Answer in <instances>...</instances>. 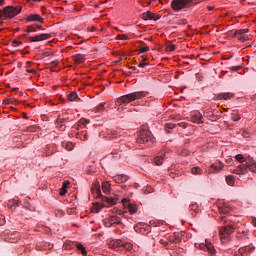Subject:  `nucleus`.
I'll return each instance as SVG.
<instances>
[{
    "label": "nucleus",
    "instance_id": "1",
    "mask_svg": "<svg viewBox=\"0 0 256 256\" xmlns=\"http://www.w3.org/2000/svg\"><path fill=\"white\" fill-rule=\"evenodd\" d=\"M149 92L140 91V92H133L130 94L123 95L117 99L118 105H123V103H133V101H137V99H143L147 97Z\"/></svg>",
    "mask_w": 256,
    "mask_h": 256
},
{
    "label": "nucleus",
    "instance_id": "2",
    "mask_svg": "<svg viewBox=\"0 0 256 256\" xmlns=\"http://www.w3.org/2000/svg\"><path fill=\"white\" fill-rule=\"evenodd\" d=\"M91 191L92 193L96 194V197H99L100 199H102L103 203H108V205H117L116 198H109L101 195V186L99 185V182H95L93 184Z\"/></svg>",
    "mask_w": 256,
    "mask_h": 256
},
{
    "label": "nucleus",
    "instance_id": "3",
    "mask_svg": "<svg viewBox=\"0 0 256 256\" xmlns=\"http://www.w3.org/2000/svg\"><path fill=\"white\" fill-rule=\"evenodd\" d=\"M192 4L193 0H172L171 8L175 13H179V11H183V9H189Z\"/></svg>",
    "mask_w": 256,
    "mask_h": 256
},
{
    "label": "nucleus",
    "instance_id": "4",
    "mask_svg": "<svg viewBox=\"0 0 256 256\" xmlns=\"http://www.w3.org/2000/svg\"><path fill=\"white\" fill-rule=\"evenodd\" d=\"M21 6H6L4 7V19H13L21 13Z\"/></svg>",
    "mask_w": 256,
    "mask_h": 256
},
{
    "label": "nucleus",
    "instance_id": "5",
    "mask_svg": "<svg viewBox=\"0 0 256 256\" xmlns=\"http://www.w3.org/2000/svg\"><path fill=\"white\" fill-rule=\"evenodd\" d=\"M137 143H153V134H151V131L141 129L138 135Z\"/></svg>",
    "mask_w": 256,
    "mask_h": 256
},
{
    "label": "nucleus",
    "instance_id": "6",
    "mask_svg": "<svg viewBox=\"0 0 256 256\" xmlns=\"http://www.w3.org/2000/svg\"><path fill=\"white\" fill-rule=\"evenodd\" d=\"M234 231L235 228H233V226L231 225L220 228L221 239H229V235H231V233H233Z\"/></svg>",
    "mask_w": 256,
    "mask_h": 256
},
{
    "label": "nucleus",
    "instance_id": "7",
    "mask_svg": "<svg viewBox=\"0 0 256 256\" xmlns=\"http://www.w3.org/2000/svg\"><path fill=\"white\" fill-rule=\"evenodd\" d=\"M47 39H51V34H40V35L28 37V40L31 43H39V41H47Z\"/></svg>",
    "mask_w": 256,
    "mask_h": 256
},
{
    "label": "nucleus",
    "instance_id": "8",
    "mask_svg": "<svg viewBox=\"0 0 256 256\" xmlns=\"http://www.w3.org/2000/svg\"><path fill=\"white\" fill-rule=\"evenodd\" d=\"M142 19L144 21H159V19H161V16L147 11L142 14Z\"/></svg>",
    "mask_w": 256,
    "mask_h": 256
},
{
    "label": "nucleus",
    "instance_id": "9",
    "mask_svg": "<svg viewBox=\"0 0 256 256\" xmlns=\"http://www.w3.org/2000/svg\"><path fill=\"white\" fill-rule=\"evenodd\" d=\"M245 33H249V29L236 30L234 32V37H236V39H239L241 43H245V41H247V36H245Z\"/></svg>",
    "mask_w": 256,
    "mask_h": 256
},
{
    "label": "nucleus",
    "instance_id": "10",
    "mask_svg": "<svg viewBox=\"0 0 256 256\" xmlns=\"http://www.w3.org/2000/svg\"><path fill=\"white\" fill-rule=\"evenodd\" d=\"M122 203H123L124 207L128 208L130 215H135V213H137V206L135 204L129 203L128 199H123Z\"/></svg>",
    "mask_w": 256,
    "mask_h": 256
},
{
    "label": "nucleus",
    "instance_id": "11",
    "mask_svg": "<svg viewBox=\"0 0 256 256\" xmlns=\"http://www.w3.org/2000/svg\"><path fill=\"white\" fill-rule=\"evenodd\" d=\"M223 170V163L219 162L218 164H212L208 170V173H220Z\"/></svg>",
    "mask_w": 256,
    "mask_h": 256
},
{
    "label": "nucleus",
    "instance_id": "12",
    "mask_svg": "<svg viewBox=\"0 0 256 256\" xmlns=\"http://www.w3.org/2000/svg\"><path fill=\"white\" fill-rule=\"evenodd\" d=\"M191 121L193 123H203V115L200 112H193L191 114Z\"/></svg>",
    "mask_w": 256,
    "mask_h": 256
},
{
    "label": "nucleus",
    "instance_id": "13",
    "mask_svg": "<svg viewBox=\"0 0 256 256\" xmlns=\"http://www.w3.org/2000/svg\"><path fill=\"white\" fill-rule=\"evenodd\" d=\"M234 97V94L231 92H222L217 94V99L218 100H224V101H229V99H232Z\"/></svg>",
    "mask_w": 256,
    "mask_h": 256
},
{
    "label": "nucleus",
    "instance_id": "14",
    "mask_svg": "<svg viewBox=\"0 0 256 256\" xmlns=\"http://www.w3.org/2000/svg\"><path fill=\"white\" fill-rule=\"evenodd\" d=\"M233 173H235V175H246L247 167L245 166V164H242L238 166L236 169H234Z\"/></svg>",
    "mask_w": 256,
    "mask_h": 256
},
{
    "label": "nucleus",
    "instance_id": "15",
    "mask_svg": "<svg viewBox=\"0 0 256 256\" xmlns=\"http://www.w3.org/2000/svg\"><path fill=\"white\" fill-rule=\"evenodd\" d=\"M26 21L31 22V21H39V23H43V18L39 14H30L27 18Z\"/></svg>",
    "mask_w": 256,
    "mask_h": 256
},
{
    "label": "nucleus",
    "instance_id": "16",
    "mask_svg": "<svg viewBox=\"0 0 256 256\" xmlns=\"http://www.w3.org/2000/svg\"><path fill=\"white\" fill-rule=\"evenodd\" d=\"M245 167H247V172L251 171L252 173H256L255 160L251 159L248 163L245 164Z\"/></svg>",
    "mask_w": 256,
    "mask_h": 256
},
{
    "label": "nucleus",
    "instance_id": "17",
    "mask_svg": "<svg viewBox=\"0 0 256 256\" xmlns=\"http://www.w3.org/2000/svg\"><path fill=\"white\" fill-rule=\"evenodd\" d=\"M201 249H203L204 251H208V253L210 255H215V248H213L211 246V244L205 245V244H201Z\"/></svg>",
    "mask_w": 256,
    "mask_h": 256
},
{
    "label": "nucleus",
    "instance_id": "18",
    "mask_svg": "<svg viewBox=\"0 0 256 256\" xmlns=\"http://www.w3.org/2000/svg\"><path fill=\"white\" fill-rule=\"evenodd\" d=\"M88 123H89V120L85 118L80 119L77 122V129L80 130V129H83V127H87Z\"/></svg>",
    "mask_w": 256,
    "mask_h": 256
},
{
    "label": "nucleus",
    "instance_id": "19",
    "mask_svg": "<svg viewBox=\"0 0 256 256\" xmlns=\"http://www.w3.org/2000/svg\"><path fill=\"white\" fill-rule=\"evenodd\" d=\"M73 58L77 65L85 62V56H83L82 54H76L73 56Z\"/></svg>",
    "mask_w": 256,
    "mask_h": 256
},
{
    "label": "nucleus",
    "instance_id": "20",
    "mask_svg": "<svg viewBox=\"0 0 256 256\" xmlns=\"http://www.w3.org/2000/svg\"><path fill=\"white\" fill-rule=\"evenodd\" d=\"M69 185H70L69 182H67V181H64V182H63V186H62V188L60 189V195H61V197H63L64 195L67 194V189H69Z\"/></svg>",
    "mask_w": 256,
    "mask_h": 256
},
{
    "label": "nucleus",
    "instance_id": "21",
    "mask_svg": "<svg viewBox=\"0 0 256 256\" xmlns=\"http://www.w3.org/2000/svg\"><path fill=\"white\" fill-rule=\"evenodd\" d=\"M163 161H165V155L160 154L154 158L155 165H163Z\"/></svg>",
    "mask_w": 256,
    "mask_h": 256
},
{
    "label": "nucleus",
    "instance_id": "22",
    "mask_svg": "<svg viewBox=\"0 0 256 256\" xmlns=\"http://www.w3.org/2000/svg\"><path fill=\"white\" fill-rule=\"evenodd\" d=\"M102 191L107 195L111 191V184L109 182H103Z\"/></svg>",
    "mask_w": 256,
    "mask_h": 256
},
{
    "label": "nucleus",
    "instance_id": "23",
    "mask_svg": "<svg viewBox=\"0 0 256 256\" xmlns=\"http://www.w3.org/2000/svg\"><path fill=\"white\" fill-rule=\"evenodd\" d=\"M124 243L121 240H116L110 244L112 249H119V247H123Z\"/></svg>",
    "mask_w": 256,
    "mask_h": 256
},
{
    "label": "nucleus",
    "instance_id": "24",
    "mask_svg": "<svg viewBox=\"0 0 256 256\" xmlns=\"http://www.w3.org/2000/svg\"><path fill=\"white\" fill-rule=\"evenodd\" d=\"M15 103H19L15 98H8L2 102L3 105H15Z\"/></svg>",
    "mask_w": 256,
    "mask_h": 256
},
{
    "label": "nucleus",
    "instance_id": "25",
    "mask_svg": "<svg viewBox=\"0 0 256 256\" xmlns=\"http://www.w3.org/2000/svg\"><path fill=\"white\" fill-rule=\"evenodd\" d=\"M226 183L230 187H233V185H235V176H231V175L226 176Z\"/></svg>",
    "mask_w": 256,
    "mask_h": 256
},
{
    "label": "nucleus",
    "instance_id": "26",
    "mask_svg": "<svg viewBox=\"0 0 256 256\" xmlns=\"http://www.w3.org/2000/svg\"><path fill=\"white\" fill-rule=\"evenodd\" d=\"M78 139H81L82 141H87L89 139V136L87 135V132L82 131L81 133H77Z\"/></svg>",
    "mask_w": 256,
    "mask_h": 256
},
{
    "label": "nucleus",
    "instance_id": "27",
    "mask_svg": "<svg viewBox=\"0 0 256 256\" xmlns=\"http://www.w3.org/2000/svg\"><path fill=\"white\" fill-rule=\"evenodd\" d=\"M175 127H177V124H174V123H171V122L166 123L165 124V131L167 133H169V131H171V129H175Z\"/></svg>",
    "mask_w": 256,
    "mask_h": 256
},
{
    "label": "nucleus",
    "instance_id": "28",
    "mask_svg": "<svg viewBox=\"0 0 256 256\" xmlns=\"http://www.w3.org/2000/svg\"><path fill=\"white\" fill-rule=\"evenodd\" d=\"M95 113H101L102 111H105V104L101 103L96 108H94Z\"/></svg>",
    "mask_w": 256,
    "mask_h": 256
},
{
    "label": "nucleus",
    "instance_id": "29",
    "mask_svg": "<svg viewBox=\"0 0 256 256\" xmlns=\"http://www.w3.org/2000/svg\"><path fill=\"white\" fill-rule=\"evenodd\" d=\"M111 225L116 224V225H121V218L114 216L111 218Z\"/></svg>",
    "mask_w": 256,
    "mask_h": 256
},
{
    "label": "nucleus",
    "instance_id": "30",
    "mask_svg": "<svg viewBox=\"0 0 256 256\" xmlns=\"http://www.w3.org/2000/svg\"><path fill=\"white\" fill-rule=\"evenodd\" d=\"M76 249H78V251H81L82 255H87V250L82 244H77Z\"/></svg>",
    "mask_w": 256,
    "mask_h": 256
},
{
    "label": "nucleus",
    "instance_id": "31",
    "mask_svg": "<svg viewBox=\"0 0 256 256\" xmlns=\"http://www.w3.org/2000/svg\"><path fill=\"white\" fill-rule=\"evenodd\" d=\"M77 97H79L77 95V92H72L68 95V101H75V99H77Z\"/></svg>",
    "mask_w": 256,
    "mask_h": 256
},
{
    "label": "nucleus",
    "instance_id": "32",
    "mask_svg": "<svg viewBox=\"0 0 256 256\" xmlns=\"http://www.w3.org/2000/svg\"><path fill=\"white\" fill-rule=\"evenodd\" d=\"M117 39H119L120 41H129V36L126 34H120L117 36Z\"/></svg>",
    "mask_w": 256,
    "mask_h": 256
},
{
    "label": "nucleus",
    "instance_id": "33",
    "mask_svg": "<svg viewBox=\"0 0 256 256\" xmlns=\"http://www.w3.org/2000/svg\"><path fill=\"white\" fill-rule=\"evenodd\" d=\"M235 159L238 160L239 163H245V156H243V154L236 155Z\"/></svg>",
    "mask_w": 256,
    "mask_h": 256
},
{
    "label": "nucleus",
    "instance_id": "34",
    "mask_svg": "<svg viewBox=\"0 0 256 256\" xmlns=\"http://www.w3.org/2000/svg\"><path fill=\"white\" fill-rule=\"evenodd\" d=\"M201 168L200 167H193L192 168V173L193 175H201Z\"/></svg>",
    "mask_w": 256,
    "mask_h": 256
},
{
    "label": "nucleus",
    "instance_id": "35",
    "mask_svg": "<svg viewBox=\"0 0 256 256\" xmlns=\"http://www.w3.org/2000/svg\"><path fill=\"white\" fill-rule=\"evenodd\" d=\"M66 119H67V118H65V115H60V116H58V119H57V122H56V123H62V124H64Z\"/></svg>",
    "mask_w": 256,
    "mask_h": 256
},
{
    "label": "nucleus",
    "instance_id": "36",
    "mask_svg": "<svg viewBox=\"0 0 256 256\" xmlns=\"http://www.w3.org/2000/svg\"><path fill=\"white\" fill-rule=\"evenodd\" d=\"M175 49H177V46L170 44L166 47V51L172 52L175 51Z\"/></svg>",
    "mask_w": 256,
    "mask_h": 256
},
{
    "label": "nucleus",
    "instance_id": "37",
    "mask_svg": "<svg viewBox=\"0 0 256 256\" xmlns=\"http://www.w3.org/2000/svg\"><path fill=\"white\" fill-rule=\"evenodd\" d=\"M65 149H67V151H72V149H73V143L66 142V143H65Z\"/></svg>",
    "mask_w": 256,
    "mask_h": 256
},
{
    "label": "nucleus",
    "instance_id": "38",
    "mask_svg": "<svg viewBox=\"0 0 256 256\" xmlns=\"http://www.w3.org/2000/svg\"><path fill=\"white\" fill-rule=\"evenodd\" d=\"M15 205H17V200H9L8 207H15Z\"/></svg>",
    "mask_w": 256,
    "mask_h": 256
},
{
    "label": "nucleus",
    "instance_id": "39",
    "mask_svg": "<svg viewBox=\"0 0 256 256\" xmlns=\"http://www.w3.org/2000/svg\"><path fill=\"white\" fill-rule=\"evenodd\" d=\"M56 127H59L60 131H65V125L63 123L56 122Z\"/></svg>",
    "mask_w": 256,
    "mask_h": 256
},
{
    "label": "nucleus",
    "instance_id": "40",
    "mask_svg": "<svg viewBox=\"0 0 256 256\" xmlns=\"http://www.w3.org/2000/svg\"><path fill=\"white\" fill-rule=\"evenodd\" d=\"M127 176H120L119 178H118V181H119V183H125L126 181H127Z\"/></svg>",
    "mask_w": 256,
    "mask_h": 256
},
{
    "label": "nucleus",
    "instance_id": "41",
    "mask_svg": "<svg viewBox=\"0 0 256 256\" xmlns=\"http://www.w3.org/2000/svg\"><path fill=\"white\" fill-rule=\"evenodd\" d=\"M12 45H13V47H19V45H23V43L20 42V41L14 40V41L12 42Z\"/></svg>",
    "mask_w": 256,
    "mask_h": 256
},
{
    "label": "nucleus",
    "instance_id": "42",
    "mask_svg": "<svg viewBox=\"0 0 256 256\" xmlns=\"http://www.w3.org/2000/svg\"><path fill=\"white\" fill-rule=\"evenodd\" d=\"M231 119L232 121H239L241 117H239L237 114H232Z\"/></svg>",
    "mask_w": 256,
    "mask_h": 256
},
{
    "label": "nucleus",
    "instance_id": "43",
    "mask_svg": "<svg viewBox=\"0 0 256 256\" xmlns=\"http://www.w3.org/2000/svg\"><path fill=\"white\" fill-rule=\"evenodd\" d=\"M35 31H37V30H36L35 27H33V26H30V27H28V29H27V33H33V32H35Z\"/></svg>",
    "mask_w": 256,
    "mask_h": 256
},
{
    "label": "nucleus",
    "instance_id": "44",
    "mask_svg": "<svg viewBox=\"0 0 256 256\" xmlns=\"http://www.w3.org/2000/svg\"><path fill=\"white\" fill-rule=\"evenodd\" d=\"M147 51H149V46L140 48L141 53H147Z\"/></svg>",
    "mask_w": 256,
    "mask_h": 256
},
{
    "label": "nucleus",
    "instance_id": "45",
    "mask_svg": "<svg viewBox=\"0 0 256 256\" xmlns=\"http://www.w3.org/2000/svg\"><path fill=\"white\" fill-rule=\"evenodd\" d=\"M239 69H241V66H232V67H230L231 71H239Z\"/></svg>",
    "mask_w": 256,
    "mask_h": 256
},
{
    "label": "nucleus",
    "instance_id": "46",
    "mask_svg": "<svg viewBox=\"0 0 256 256\" xmlns=\"http://www.w3.org/2000/svg\"><path fill=\"white\" fill-rule=\"evenodd\" d=\"M191 211H197V204H191L190 206Z\"/></svg>",
    "mask_w": 256,
    "mask_h": 256
},
{
    "label": "nucleus",
    "instance_id": "47",
    "mask_svg": "<svg viewBox=\"0 0 256 256\" xmlns=\"http://www.w3.org/2000/svg\"><path fill=\"white\" fill-rule=\"evenodd\" d=\"M122 247H124V249H128V251L133 248L131 244H124Z\"/></svg>",
    "mask_w": 256,
    "mask_h": 256
},
{
    "label": "nucleus",
    "instance_id": "48",
    "mask_svg": "<svg viewBox=\"0 0 256 256\" xmlns=\"http://www.w3.org/2000/svg\"><path fill=\"white\" fill-rule=\"evenodd\" d=\"M52 67H57L59 65V61L54 60L51 62Z\"/></svg>",
    "mask_w": 256,
    "mask_h": 256
},
{
    "label": "nucleus",
    "instance_id": "49",
    "mask_svg": "<svg viewBox=\"0 0 256 256\" xmlns=\"http://www.w3.org/2000/svg\"><path fill=\"white\" fill-rule=\"evenodd\" d=\"M1 17H5V8H3V10H0V21Z\"/></svg>",
    "mask_w": 256,
    "mask_h": 256
},
{
    "label": "nucleus",
    "instance_id": "50",
    "mask_svg": "<svg viewBox=\"0 0 256 256\" xmlns=\"http://www.w3.org/2000/svg\"><path fill=\"white\" fill-rule=\"evenodd\" d=\"M248 249L249 247H244V248H240L239 251L240 253H245Z\"/></svg>",
    "mask_w": 256,
    "mask_h": 256
},
{
    "label": "nucleus",
    "instance_id": "51",
    "mask_svg": "<svg viewBox=\"0 0 256 256\" xmlns=\"http://www.w3.org/2000/svg\"><path fill=\"white\" fill-rule=\"evenodd\" d=\"M179 127H183L184 129L187 128V124H185L184 122L178 123Z\"/></svg>",
    "mask_w": 256,
    "mask_h": 256
},
{
    "label": "nucleus",
    "instance_id": "52",
    "mask_svg": "<svg viewBox=\"0 0 256 256\" xmlns=\"http://www.w3.org/2000/svg\"><path fill=\"white\" fill-rule=\"evenodd\" d=\"M5 223V218L3 216H0V225H4Z\"/></svg>",
    "mask_w": 256,
    "mask_h": 256
},
{
    "label": "nucleus",
    "instance_id": "53",
    "mask_svg": "<svg viewBox=\"0 0 256 256\" xmlns=\"http://www.w3.org/2000/svg\"><path fill=\"white\" fill-rule=\"evenodd\" d=\"M27 73H34L35 74V73H37V70H35V69H28Z\"/></svg>",
    "mask_w": 256,
    "mask_h": 256
},
{
    "label": "nucleus",
    "instance_id": "54",
    "mask_svg": "<svg viewBox=\"0 0 256 256\" xmlns=\"http://www.w3.org/2000/svg\"><path fill=\"white\" fill-rule=\"evenodd\" d=\"M138 67H147V63H145V62H142V63H140L139 65H138Z\"/></svg>",
    "mask_w": 256,
    "mask_h": 256
},
{
    "label": "nucleus",
    "instance_id": "55",
    "mask_svg": "<svg viewBox=\"0 0 256 256\" xmlns=\"http://www.w3.org/2000/svg\"><path fill=\"white\" fill-rule=\"evenodd\" d=\"M207 9H208V11H214V10H215V7H213V6H208Z\"/></svg>",
    "mask_w": 256,
    "mask_h": 256
},
{
    "label": "nucleus",
    "instance_id": "56",
    "mask_svg": "<svg viewBox=\"0 0 256 256\" xmlns=\"http://www.w3.org/2000/svg\"><path fill=\"white\" fill-rule=\"evenodd\" d=\"M36 27H37V29H39L40 31H44V30H45V29L43 28V26H41V25H37Z\"/></svg>",
    "mask_w": 256,
    "mask_h": 256
},
{
    "label": "nucleus",
    "instance_id": "57",
    "mask_svg": "<svg viewBox=\"0 0 256 256\" xmlns=\"http://www.w3.org/2000/svg\"><path fill=\"white\" fill-rule=\"evenodd\" d=\"M5 5V0H0V7H3Z\"/></svg>",
    "mask_w": 256,
    "mask_h": 256
},
{
    "label": "nucleus",
    "instance_id": "58",
    "mask_svg": "<svg viewBox=\"0 0 256 256\" xmlns=\"http://www.w3.org/2000/svg\"><path fill=\"white\" fill-rule=\"evenodd\" d=\"M130 69H131L132 71H137V67H135V66H131Z\"/></svg>",
    "mask_w": 256,
    "mask_h": 256
},
{
    "label": "nucleus",
    "instance_id": "59",
    "mask_svg": "<svg viewBox=\"0 0 256 256\" xmlns=\"http://www.w3.org/2000/svg\"><path fill=\"white\" fill-rule=\"evenodd\" d=\"M221 221H225V216H222V217H221Z\"/></svg>",
    "mask_w": 256,
    "mask_h": 256
},
{
    "label": "nucleus",
    "instance_id": "60",
    "mask_svg": "<svg viewBox=\"0 0 256 256\" xmlns=\"http://www.w3.org/2000/svg\"><path fill=\"white\" fill-rule=\"evenodd\" d=\"M142 59H143V61H145V59H147V57H145V56H142Z\"/></svg>",
    "mask_w": 256,
    "mask_h": 256
},
{
    "label": "nucleus",
    "instance_id": "61",
    "mask_svg": "<svg viewBox=\"0 0 256 256\" xmlns=\"http://www.w3.org/2000/svg\"><path fill=\"white\" fill-rule=\"evenodd\" d=\"M253 223H254V226L256 227V220H254Z\"/></svg>",
    "mask_w": 256,
    "mask_h": 256
},
{
    "label": "nucleus",
    "instance_id": "62",
    "mask_svg": "<svg viewBox=\"0 0 256 256\" xmlns=\"http://www.w3.org/2000/svg\"><path fill=\"white\" fill-rule=\"evenodd\" d=\"M33 1L37 2V1H41V0H33Z\"/></svg>",
    "mask_w": 256,
    "mask_h": 256
}]
</instances>
